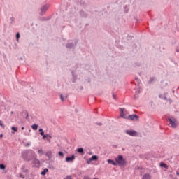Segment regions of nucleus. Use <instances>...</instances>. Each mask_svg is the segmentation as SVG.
<instances>
[{
    "label": "nucleus",
    "instance_id": "obj_1",
    "mask_svg": "<svg viewBox=\"0 0 179 179\" xmlns=\"http://www.w3.org/2000/svg\"><path fill=\"white\" fill-rule=\"evenodd\" d=\"M22 157L24 162H31L34 158L37 157L36 152L31 150L23 151L22 152Z\"/></svg>",
    "mask_w": 179,
    "mask_h": 179
},
{
    "label": "nucleus",
    "instance_id": "obj_2",
    "mask_svg": "<svg viewBox=\"0 0 179 179\" xmlns=\"http://www.w3.org/2000/svg\"><path fill=\"white\" fill-rule=\"evenodd\" d=\"M116 164H117L120 167H125L127 166V159H124L122 155H118L117 158H115Z\"/></svg>",
    "mask_w": 179,
    "mask_h": 179
},
{
    "label": "nucleus",
    "instance_id": "obj_3",
    "mask_svg": "<svg viewBox=\"0 0 179 179\" xmlns=\"http://www.w3.org/2000/svg\"><path fill=\"white\" fill-rule=\"evenodd\" d=\"M166 121L169 122V125H171L172 128H177V120L175 118L169 117L166 119Z\"/></svg>",
    "mask_w": 179,
    "mask_h": 179
},
{
    "label": "nucleus",
    "instance_id": "obj_4",
    "mask_svg": "<svg viewBox=\"0 0 179 179\" xmlns=\"http://www.w3.org/2000/svg\"><path fill=\"white\" fill-rule=\"evenodd\" d=\"M48 8H50V5H48V4H45V5L41 8V13H40L41 16H43L44 13H45V12H47V10H48Z\"/></svg>",
    "mask_w": 179,
    "mask_h": 179
},
{
    "label": "nucleus",
    "instance_id": "obj_5",
    "mask_svg": "<svg viewBox=\"0 0 179 179\" xmlns=\"http://www.w3.org/2000/svg\"><path fill=\"white\" fill-rule=\"evenodd\" d=\"M126 134L130 136H137L138 133L135 130H126Z\"/></svg>",
    "mask_w": 179,
    "mask_h": 179
},
{
    "label": "nucleus",
    "instance_id": "obj_6",
    "mask_svg": "<svg viewBox=\"0 0 179 179\" xmlns=\"http://www.w3.org/2000/svg\"><path fill=\"white\" fill-rule=\"evenodd\" d=\"M127 120H131V121L136 120V121H139V116L138 115H130L127 116Z\"/></svg>",
    "mask_w": 179,
    "mask_h": 179
},
{
    "label": "nucleus",
    "instance_id": "obj_7",
    "mask_svg": "<svg viewBox=\"0 0 179 179\" xmlns=\"http://www.w3.org/2000/svg\"><path fill=\"white\" fill-rule=\"evenodd\" d=\"M99 160V157L97 155H93L90 159L87 162V164H90V162H96Z\"/></svg>",
    "mask_w": 179,
    "mask_h": 179
},
{
    "label": "nucleus",
    "instance_id": "obj_8",
    "mask_svg": "<svg viewBox=\"0 0 179 179\" xmlns=\"http://www.w3.org/2000/svg\"><path fill=\"white\" fill-rule=\"evenodd\" d=\"M33 163L34 164L35 167H40V160L37 157L33 158Z\"/></svg>",
    "mask_w": 179,
    "mask_h": 179
},
{
    "label": "nucleus",
    "instance_id": "obj_9",
    "mask_svg": "<svg viewBox=\"0 0 179 179\" xmlns=\"http://www.w3.org/2000/svg\"><path fill=\"white\" fill-rule=\"evenodd\" d=\"M120 117H122V118L128 119V116H127V114L124 111V109L120 108Z\"/></svg>",
    "mask_w": 179,
    "mask_h": 179
},
{
    "label": "nucleus",
    "instance_id": "obj_10",
    "mask_svg": "<svg viewBox=\"0 0 179 179\" xmlns=\"http://www.w3.org/2000/svg\"><path fill=\"white\" fill-rule=\"evenodd\" d=\"M45 156L48 157V159H52V151H47L46 153L45 154Z\"/></svg>",
    "mask_w": 179,
    "mask_h": 179
},
{
    "label": "nucleus",
    "instance_id": "obj_11",
    "mask_svg": "<svg viewBox=\"0 0 179 179\" xmlns=\"http://www.w3.org/2000/svg\"><path fill=\"white\" fill-rule=\"evenodd\" d=\"M75 160V155H73L71 157H67L66 158V162H73Z\"/></svg>",
    "mask_w": 179,
    "mask_h": 179
},
{
    "label": "nucleus",
    "instance_id": "obj_12",
    "mask_svg": "<svg viewBox=\"0 0 179 179\" xmlns=\"http://www.w3.org/2000/svg\"><path fill=\"white\" fill-rule=\"evenodd\" d=\"M72 73V83H75V82H76V79H78V76H76V75H75V73L73 71H71Z\"/></svg>",
    "mask_w": 179,
    "mask_h": 179
},
{
    "label": "nucleus",
    "instance_id": "obj_13",
    "mask_svg": "<svg viewBox=\"0 0 179 179\" xmlns=\"http://www.w3.org/2000/svg\"><path fill=\"white\" fill-rule=\"evenodd\" d=\"M80 15L82 16V17H87V13H86V12H85L83 10L80 11Z\"/></svg>",
    "mask_w": 179,
    "mask_h": 179
},
{
    "label": "nucleus",
    "instance_id": "obj_14",
    "mask_svg": "<svg viewBox=\"0 0 179 179\" xmlns=\"http://www.w3.org/2000/svg\"><path fill=\"white\" fill-rule=\"evenodd\" d=\"M108 164H113V166H117V162H114L113 159H108Z\"/></svg>",
    "mask_w": 179,
    "mask_h": 179
},
{
    "label": "nucleus",
    "instance_id": "obj_15",
    "mask_svg": "<svg viewBox=\"0 0 179 179\" xmlns=\"http://www.w3.org/2000/svg\"><path fill=\"white\" fill-rule=\"evenodd\" d=\"M160 167H164V169H169V166L164 162L160 163Z\"/></svg>",
    "mask_w": 179,
    "mask_h": 179
},
{
    "label": "nucleus",
    "instance_id": "obj_16",
    "mask_svg": "<svg viewBox=\"0 0 179 179\" xmlns=\"http://www.w3.org/2000/svg\"><path fill=\"white\" fill-rule=\"evenodd\" d=\"M77 152L78 153H81V155H85V151L83 150V148H80L77 149Z\"/></svg>",
    "mask_w": 179,
    "mask_h": 179
},
{
    "label": "nucleus",
    "instance_id": "obj_17",
    "mask_svg": "<svg viewBox=\"0 0 179 179\" xmlns=\"http://www.w3.org/2000/svg\"><path fill=\"white\" fill-rule=\"evenodd\" d=\"M22 117H25L26 119L29 118V113H27V111L22 112Z\"/></svg>",
    "mask_w": 179,
    "mask_h": 179
},
{
    "label": "nucleus",
    "instance_id": "obj_18",
    "mask_svg": "<svg viewBox=\"0 0 179 179\" xmlns=\"http://www.w3.org/2000/svg\"><path fill=\"white\" fill-rule=\"evenodd\" d=\"M48 173V169L45 168L43 171L41 173V176H45Z\"/></svg>",
    "mask_w": 179,
    "mask_h": 179
},
{
    "label": "nucleus",
    "instance_id": "obj_19",
    "mask_svg": "<svg viewBox=\"0 0 179 179\" xmlns=\"http://www.w3.org/2000/svg\"><path fill=\"white\" fill-rule=\"evenodd\" d=\"M50 17H43L40 18V21L41 22H46L47 20H50Z\"/></svg>",
    "mask_w": 179,
    "mask_h": 179
},
{
    "label": "nucleus",
    "instance_id": "obj_20",
    "mask_svg": "<svg viewBox=\"0 0 179 179\" xmlns=\"http://www.w3.org/2000/svg\"><path fill=\"white\" fill-rule=\"evenodd\" d=\"M150 175H149L148 173H145L144 176H143V179H150Z\"/></svg>",
    "mask_w": 179,
    "mask_h": 179
},
{
    "label": "nucleus",
    "instance_id": "obj_21",
    "mask_svg": "<svg viewBox=\"0 0 179 179\" xmlns=\"http://www.w3.org/2000/svg\"><path fill=\"white\" fill-rule=\"evenodd\" d=\"M73 46H74L73 43H67L66 45V48H73Z\"/></svg>",
    "mask_w": 179,
    "mask_h": 179
},
{
    "label": "nucleus",
    "instance_id": "obj_22",
    "mask_svg": "<svg viewBox=\"0 0 179 179\" xmlns=\"http://www.w3.org/2000/svg\"><path fill=\"white\" fill-rule=\"evenodd\" d=\"M31 128H32V129H34V131H37V129H38V125H37V124H33V125L31 126Z\"/></svg>",
    "mask_w": 179,
    "mask_h": 179
},
{
    "label": "nucleus",
    "instance_id": "obj_23",
    "mask_svg": "<svg viewBox=\"0 0 179 179\" xmlns=\"http://www.w3.org/2000/svg\"><path fill=\"white\" fill-rule=\"evenodd\" d=\"M155 80H156V78L155 77H150L149 83H153V82H155Z\"/></svg>",
    "mask_w": 179,
    "mask_h": 179
},
{
    "label": "nucleus",
    "instance_id": "obj_24",
    "mask_svg": "<svg viewBox=\"0 0 179 179\" xmlns=\"http://www.w3.org/2000/svg\"><path fill=\"white\" fill-rule=\"evenodd\" d=\"M45 138H49L50 139H51V138H52L50 134H45L43 136V139H45Z\"/></svg>",
    "mask_w": 179,
    "mask_h": 179
},
{
    "label": "nucleus",
    "instance_id": "obj_25",
    "mask_svg": "<svg viewBox=\"0 0 179 179\" xmlns=\"http://www.w3.org/2000/svg\"><path fill=\"white\" fill-rule=\"evenodd\" d=\"M0 169L1 170H5V169H6V166H5L3 164H0Z\"/></svg>",
    "mask_w": 179,
    "mask_h": 179
},
{
    "label": "nucleus",
    "instance_id": "obj_26",
    "mask_svg": "<svg viewBox=\"0 0 179 179\" xmlns=\"http://www.w3.org/2000/svg\"><path fill=\"white\" fill-rule=\"evenodd\" d=\"M20 38V34L19 32H17L16 34V40H17V41H19Z\"/></svg>",
    "mask_w": 179,
    "mask_h": 179
},
{
    "label": "nucleus",
    "instance_id": "obj_27",
    "mask_svg": "<svg viewBox=\"0 0 179 179\" xmlns=\"http://www.w3.org/2000/svg\"><path fill=\"white\" fill-rule=\"evenodd\" d=\"M58 155L59 157H64V152H62V151H59Z\"/></svg>",
    "mask_w": 179,
    "mask_h": 179
},
{
    "label": "nucleus",
    "instance_id": "obj_28",
    "mask_svg": "<svg viewBox=\"0 0 179 179\" xmlns=\"http://www.w3.org/2000/svg\"><path fill=\"white\" fill-rule=\"evenodd\" d=\"M38 153H39V155H44V151L43 149H40L38 150Z\"/></svg>",
    "mask_w": 179,
    "mask_h": 179
},
{
    "label": "nucleus",
    "instance_id": "obj_29",
    "mask_svg": "<svg viewBox=\"0 0 179 179\" xmlns=\"http://www.w3.org/2000/svg\"><path fill=\"white\" fill-rule=\"evenodd\" d=\"M11 129L12 131H14V132H17V127H12Z\"/></svg>",
    "mask_w": 179,
    "mask_h": 179
},
{
    "label": "nucleus",
    "instance_id": "obj_30",
    "mask_svg": "<svg viewBox=\"0 0 179 179\" xmlns=\"http://www.w3.org/2000/svg\"><path fill=\"white\" fill-rule=\"evenodd\" d=\"M22 170L23 173H27L28 171L27 169H24V166H22Z\"/></svg>",
    "mask_w": 179,
    "mask_h": 179
},
{
    "label": "nucleus",
    "instance_id": "obj_31",
    "mask_svg": "<svg viewBox=\"0 0 179 179\" xmlns=\"http://www.w3.org/2000/svg\"><path fill=\"white\" fill-rule=\"evenodd\" d=\"M64 179H72V176L71 175H68L66 178Z\"/></svg>",
    "mask_w": 179,
    "mask_h": 179
},
{
    "label": "nucleus",
    "instance_id": "obj_32",
    "mask_svg": "<svg viewBox=\"0 0 179 179\" xmlns=\"http://www.w3.org/2000/svg\"><path fill=\"white\" fill-rule=\"evenodd\" d=\"M83 179H90V176H85Z\"/></svg>",
    "mask_w": 179,
    "mask_h": 179
},
{
    "label": "nucleus",
    "instance_id": "obj_33",
    "mask_svg": "<svg viewBox=\"0 0 179 179\" xmlns=\"http://www.w3.org/2000/svg\"><path fill=\"white\" fill-rule=\"evenodd\" d=\"M48 142H49V143H51V138H50L49 137H46Z\"/></svg>",
    "mask_w": 179,
    "mask_h": 179
},
{
    "label": "nucleus",
    "instance_id": "obj_34",
    "mask_svg": "<svg viewBox=\"0 0 179 179\" xmlns=\"http://www.w3.org/2000/svg\"><path fill=\"white\" fill-rule=\"evenodd\" d=\"M113 98L114 99V100H117V96L115 94H113Z\"/></svg>",
    "mask_w": 179,
    "mask_h": 179
},
{
    "label": "nucleus",
    "instance_id": "obj_35",
    "mask_svg": "<svg viewBox=\"0 0 179 179\" xmlns=\"http://www.w3.org/2000/svg\"><path fill=\"white\" fill-rule=\"evenodd\" d=\"M10 21H11V23H13V22H15V17H11Z\"/></svg>",
    "mask_w": 179,
    "mask_h": 179
},
{
    "label": "nucleus",
    "instance_id": "obj_36",
    "mask_svg": "<svg viewBox=\"0 0 179 179\" xmlns=\"http://www.w3.org/2000/svg\"><path fill=\"white\" fill-rule=\"evenodd\" d=\"M60 99L62 101H64V96H62V94H60Z\"/></svg>",
    "mask_w": 179,
    "mask_h": 179
},
{
    "label": "nucleus",
    "instance_id": "obj_37",
    "mask_svg": "<svg viewBox=\"0 0 179 179\" xmlns=\"http://www.w3.org/2000/svg\"><path fill=\"white\" fill-rule=\"evenodd\" d=\"M0 127H2V128H5V124H2V122H0Z\"/></svg>",
    "mask_w": 179,
    "mask_h": 179
},
{
    "label": "nucleus",
    "instance_id": "obj_38",
    "mask_svg": "<svg viewBox=\"0 0 179 179\" xmlns=\"http://www.w3.org/2000/svg\"><path fill=\"white\" fill-rule=\"evenodd\" d=\"M20 177L21 178H24V175L20 173Z\"/></svg>",
    "mask_w": 179,
    "mask_h": 179
},
{
    "label": "nucleus",
    "instance_id": "obj_39",
    "mask_svg": "<svg viewBox=\"0 0 179 179\" xmlns=\"http://www.w3.org/2000/svg\"><path fill=\"white\" fill-rule=\"evenodd\" d=\"M40 135H41V136H44V135H45V134H44V131H41V132L40 133Z\"/></svg>",
    "mask_w": 179,
    "mask_h": 179
},
{
    "label": "nucleus",
    "instance_id": "obj_40",
    "mask_svg": "<svg viewBox=\"0 0 179 179\" xmlns=\"http://www.w3.org/2000/svg\"><path fill=\"white\" fill-rule=\"evenodd\" d=\"M159 99H163V95L160 94V95L159 96Z\"/></svg>",
    "mask_w": 179,
    "mask_h": 179
},
{
    "label": "nucleus",
    "instance_id": "obj_41",
    "mask_svg": "<svg viewBox=\"0 0 179 179\" xmlns=\"http://www.w3.org/2000/svg\"><path fill=\"white\" fill-rule=\"evenodd\" d=\"M96 125L101 126V125H103V124H101V123H96Z\"/></svg>",
    "mask_w": 179,
    "mask_h": 179
},
{
    "label": "nucleus",
    "instance_id": "obj_42",
    "mask_svg": "<svg viewBox=\"0 0 179 179\" xmlns=\"http://www.w3.org/2000/svg\"><path fill=\"white\" fill-rule=\"evenodd\" d=\"M39 132L40 133L43 132V129H39Z\"/></svg>",
    "mask_w": 179,
    "mask_h": 179
},
{
    "label": "nucleus",
    "instance_id": "obj_43",
    "mask_svg": "<svg viewBox=\"0 0 179 179\" xmlns=\"http://www.w3.org/2000/svg\"><path fill=\"white\" fill-rule=\"evenodd\" d=\"M134 98H135V99H138V95L135 94V95H134Z\"/></svg>",
    "mask_w": 179,
    "mask_h": 179
},
{
    "label": "nucleus",
    "instance_id": "obj_44",
    "mask_svg": "<svg viewBox=\"0 0 179 179\" xmlns=\"http://www.w3.org/2000/svg\"><path fill=\"white\" fill-rule=\"evenodd\" d=\"M136 93H141V90H139L138 92H136Z\"/></svg>",
    "mask_w": 179,
    "mask_h": 179
},
{
    "label": "nucleus",
    "instance_id": "obj_45",
    "mask_svg": "<svg viewBox=\"0 0 179 179\" xmlns=\"http://www.w3.org/2000/svg\"><path fill=\"white\" fill-rule=\"evenodd\" d=\"M163 99H164V100H167V97H166V96H164Z\"/></svg>",
    "mask_w": 179,
    "mask_h": 179
},
{
    "label": "nucleus",
    "instance_id": "obj_46",
    "mask_svg": "<svg viewBox=\"0 0 179 179\" xmlns=\"http://www.w3.org/2000/svg\"><path fill=\"white\" fill-rule=\"evenodd\" d=\"M80 5H85V2H83V1L81 2V3H80Z\"/></svg>",
    "mask_w": 179,
    "mask_h": 179
},
{
    "label": "nucleus",
    "instance_id": "obj_47",
    "mask_svg": "<svg viewBox=\"0 0 179 179\" xmlns=\"http://www.w3.org/2000/svg\"><path fill=\"white\" fill-rule=\"evenodd\" d=\"M3 134H0V138H3Z\"/></svg>",
    "mask_w": 179,
    "mask_h": 179
},
{
    "label": "nucleus",
    "instance_id": "obj_48",
    "mask_svg": "<svg viewBox=\"0 0 179 179\" xmlns=\"http://www.w3.org/2000/svg\"><path fill=\"white\" fill-rule=\"evenodd\" d=\"M169 103L171 104V99H169Z\"/></svg>",
    "mask_w": 179,
    "mask_h": 179
},
{
    "label": "nucleus",
    "instance_id": "obj_49",
    "mask_svg": "<svg viewBox=\"0 0 179 179\" xmlns=\"http://www.w3.org/2000/svg\"><path fill=\"white\" fill-rule=\"evenodd\" d=\"M176 52H179V50L178 49H176Z\"/></svg>",
    "mask_w": 179,
    "mask_h": 179
},
{
    "label": "nucleus",
    "instance_id": "obj_50",
    "mask_svg": "<svg viewBox=\"0 0 179 179\" xmlns=\"http://www.w3.org/2000/svg\"><path fill=\"white\" fill-rule=\"evenodd\" d=\"M177 176H179V172H176Z\"/></svg>",
    "mask_w": 179,
    "mask_h": 179
},
{
    "label": "nucleus",
    "instance_id": "obj_51",
    "mask_svg": "<svg viewBox=\"0 0 179 179\" xmlns=\"http://www.w3.org/2000/svg\"><path fill=\"white\" fill-rule=\"evenodd\" d=\"M21 129L23 131V129H24V127H22Z\"/></svg>",
    "mask_w": 179,
    "mask_h": 179
},
{
    "label": "nucleus",
    "instance_id": "obj_52",
    "mask_svg": "<svg viewBox=\"0 0 179 179\" xmlns=\"http://www.w3.org/2000/svg\"><path fill=\"white\" fill-rule=\"evenodd\" d=\"M136 80H138V78H136Z\"/></svg>",
    "mask_w": 179,
    "mask_h": 179
},
{
    "label": "nucleus",
    "instance_id": "obj_53",
    "mask_svg": "<svg viewBox=\"0 0 179 179\" xmlns=\"http://www.w3.org/2000/svg\"><path fill=\"white\" fill-rule=\"evenodd\" d=\"M66 99H68V96H66Z\"/></svg>",
    "mask_w": 179,
    "mask_h": 179
},
{
    "label": "nucleus",
    "instance_id": "obj_54",
    "mask_svg": "<svg viewBox=\"0 0 179 179\" xmlns=\"http://www.w3.org/2000/svg\"><path fill=\"white\" fill-rule=\"evenodd\" d=\"M0 122H2V121L0 120Z\"/></svg>",
    "mask_w": 179,
    "mask_h": 179
},
{
    "label": "nucleus",
    "instance_id": "obj_55",
    "mask_svg": "<svg viewBox=\"0 0 179 179\" xmlns=\"http://www.w3.org/2000/svg\"><path fill=\"white\" fill-rule=\"evenodd\" d=\"M76 43H78V41H77V42H76Z\"/></svg>",
    "mask_w": 179,
    "mask_h": 179
}]
</instances>
